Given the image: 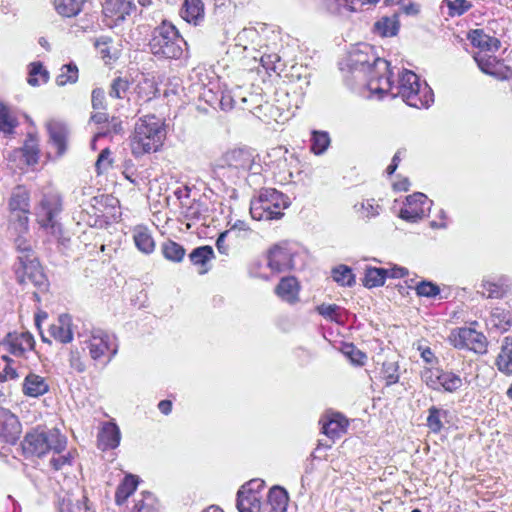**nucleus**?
I'll list each match as a JSON object with an SVG mask.
<instances>
[{"label":"nucleus","instance_id":"obj_1","mask_svg":"<svg viewBox=\"0 0 512 512\" xmlns=\"http://www.w3.org/2000/svg\"><path fill=\"white\" fill-rule=\"evenodd\" d=\"M166 129L163 120L155 115L140 118L131 137V151L136 157L156 152L163 145Z\"/></svg>","mask_w":512,"mask_h":512},{"label":"nucleus","instance_id":"obj_2","mask_svg":"<svg viewBox=\"0 0 512 512\" xmlns=\"http://www.w3.org/2000/svg\"><path fill=\"white\" fill-rule=\"evenodd\" d=\"M79 338L82 349L88 352L95 365L106 366L118 353L117 337L105 330L95 328L79 334Z\"/></svg>","mask_w":512,"mask_h":512},{"label":"nucleus","instance_id":"obj_3","mask_svg":"<svg viewBox=\"0 0 512 512\" xmlns=\"http://www.w3.org/2000/svg\"><path fill=\"white\" fill-rule=\"evenodd\" d=\"M186 45L176 27L166 21L153 30L149 42L152 54L163 59H179Z\"/></svg>","mask_w":512,"mask_h":512},{"label":"nucleus","instance_id":"obj_4","mask_svg":"<svg viewBox=\"0 0 512 512\" xmlns=\"http://www.w3.org/2000/svg\"><path fill=\"white\" fill-rule=\"evenodd\" d=\"M395 95L415 108H428L434 101L432 89L427 83H421L418 75L410 70H404L399 76Z\"/></svg>","mask_w":512,"mask_h":512},{"label":"nucleus","instance_id":"obj_5","mask_svg":"<svg viewBox=\"0 0 512 512\" xmlns=\"http://www.w3.org/2000/svg\"><path fill=\"white\" fill-rule=\"evenodd\" d=\"M66 443V437L58 429L37 427L25 435L22 448L26 454L40 457L49 451L62 452Z\"/></svg>","mask_w":512,"mask_h":512},{"label":"nucleus","instance_id":"obj_6","mask_svg":"<svg viewBox=\"0 0 512 512\" xmlns=\"http://www.w3.org/2000/svg\"><path fill=\"white\" fill-rule=\"evenodd\" d=\"M290 202L288 198L276 189H262L258 196L253 198L250 203V214L255 220H273L280 219L288 208Z\"/></svg>","mask_w":512,"mask_h":512},{"label":"nucleus","instance_id":"obj_7","mask_svg":"<svg viewBox=\"0 0 512 512\" xmlns=\"http://www.w3.org/2000/svg\"><path fill=\"white\" fill-rule=\"evenodd\" d=\"M61 210V197L58 193L53 191L43 193L38 204L35 206V214L38 223L58 240L64 241L61 225L56 220V216Z\"/></svg>","mask_w":512,"mask_h":512},{"label":"nucleus","instance_id":"obj_8","mask_svg":"<svg viewBox=\"0 0 512 512\" xmlns=\"http://www.w3.org/2000/svg\"><path fill=\"white\" fill-rule=\"evenodd\" d=\"M10 230L26 232L29 223L30 193L24 186L13 189L9 199Z\"/></svg>","mask_w":512,"mask_h":512},{"label":"nucleus","instance_id":"obj_9","mask_svg":"<svg viewBox=\"0 0 512 512\" xmlns=\"http://www.w3.org/2000/svg\"><path fill=\"white\" fill-rule=\"evenodd\" d=\"M15 272L19 283H31L41 290L46 289L47 278L35 256L31 258L18 256Z\"/></svg>","mask_w":512,"mask_h":512},{"label":"nucleus","instance_id":"obj_10","mask_svg":"<svg viewBox=\"0 0 512 512\" xmlns=\"http://www.w3.org/2000/svg\"><path fill=\"white\" fill-rule=\"evenodd\" d=\"M264 481L253 479L244 484L237 493V509L239 512H261Z\"/></svg>","mask_w":512,"mask_h":512},{"label":"nucleus","instance_id":"obj_11","mask_svg":"<svg viewBox=\"0 0 512 512\" xmlns=\"http://www.w3.org/2000/svg\"><path fill=\"white\" fill-rule=\"evenodd\" d=\"M349 61L352 69L368 71L370 75L373 73V70L388 71V62L377 57L369 45H363L361 48L354 50L350 55Z\"/></svg>","mask_w":512,"mask_h":512},{"label":"nucleus","instance_id":"obj_12","mask_svg":"<svg viewBox=\"0 0 512 512\" xmlns=\"http://www.w3.org/2000/svg\"><path fill=\"white\" fill-rule=\"evenodd\" d=\"M451 340L455 348H467L475 353L484 354L487 351L486 336L470 327H462L451 334Z\"/></svg>","mask_w":512,"mask_h":512},{"label":"nucleus","instance_id":"obj_13","mask_svg":"<svg viewBox=\"0 0 512 512\" xmlns=\"http://www.w3.org/2000/svg\"><path fill=\"white\" fill-rule=\"evenodd\" d=\"M39 141L35 134L29 133L23 147L14 149L8 155L11 162H16L19 169H24L26 166H32L38 163L39 160Z\"/></svg>","mask_w":512,"mask_h":512},{"label":"nucleus","instance_id":"obj_14","mask_svg":"<svg viewBox=\"0 0 512 512\" xmlns=\"http://www.w3.org/2000/svg\"><path fill=\"white\" fill-rule=\"evenodd\" d=\"M432 202L423 193L417 192L406 198V203L401 208L399 217L408 222H417L427 216Z\"/></svg>","mask_w":512,"mask_h":512},{"label":"nucleus","instance_id":"obj_15","mask_svg":"<svg viewBox=\"0 0 512 512\" xmlns=\"http://www.w3.org/2000/svg\"><path fill=\"white\" fill-rule=\"evenodd\" d=\"M295 252L288 243H281L272 247L267 255L268 267L274 273L287 272L295 267Z\"/></svg>","mask_w":512,"mask_h":512},{"label":"nucleus","instance_id":"obj_16","mask_svg":"<svg viewBox=\"0 0 512 512\" xmlns=\"http://www.w3.org/2000/svg\"><path fill=\"white\" fill-rule=\"evenodd\" d=\"M222 166L243 174L252 169L254 155L250 149L235 148L227 151L221 158Z\"/></svg>","mask_w":512,"mask_h":512},{"label":"nucleus","instance_id":"obj_17","mask_svg":"<svg viewBox=\"0 0 512 512\" xmlns=\"http://www.w3.org/2000/svg\"><path fill=\"white\" fill-rule=\"evenodd\" d=\"M34 344V337L31 333L12 332L6 336L2 343V348L16 357H21L26 352L32 351Z\"/></svg>","mask_w":512,"mask_h":512},{"label":"nucleus","instance_id":"obj_18","mask_svg":"<svg viewBox=\"0 0 512 512\" xmlns=\"http://www.w3.org/2000/svg\"><path fill=\"white\" fill-rule=\"evenodd\" d=\"M390 75L391 72L389 69L388 71L373 70L367 83L369 91L373 94H378L379 97L385 94L397 97V95H395L396 85L392 83Z\"/></svg>","mask_w":512,"mask_h":512},{"label":"nucleus","instance_id":"obj_19","mask_svg":"<svg viewBox=\"0 0 512 512\" xmlns=\"http://www.w3.org/2000/svg\"><path fill=\"white\" fill-rule=\"evenodd\" d=\"M49 388L48 379L34 372H29L22 383L23 394L30 398H38L45 395Z\"/></svg>","mask_w":512,"mask_h":512},{"label":"nucleus","instance_id":"obj_20","mask_svg":"<svg viewBox=\"0 0 512 512\" xmlns=\"http://www.w3.org/2000/svg\"><path fill=\"white\" fill-rule=\"evenodd\" d=\"M136 9L132 0H105L103 12L115 22L124 21Z\"/></svg>","mask_w":512,"mask_h":512},{"label":"nucleus","instance_id":"obj_21","mask_svg":"<svg viewBox=\"0 0 512 512\" xmlns=\"http://www.w3.org/2000/svg\"><path fill=\"white\" fill-rule=\"evenodd\" d=\"M50 337L59 343H70L73 340L72 319L68 314L60 315L57 320L49 326Z\"/></svg>","mask_w":512,"mask_h":512},{"label":"nucleus","instance_id":"obj_22","mask_svg":"<svg viewBox=\"0 0 512 512\" xmlns=\"http://www.w3.org/2000/svg\"><path fill=\"white\" fill-rule=\"evenodd\" d=\"M46 127L50 143L55 146L57 155L62 156L67 149L68 131L66 126L61 122L51 120L46 124Z\"/></svg>","mask_w":512,"mask_h":512},{"label":"nucleus","instance_id":"obj_23","mask_svg":"<svg viewBox=\"0 0 512 512\" xmlns=\"http://www.w3.org/2000/svg\"><path fill=\"white\" fill-rule=\"evenodd\" d=\"M498 371L506 376H512V337L506 336L501 341L500 351L495 359Z\"/></svg>","mask_w":512,"mask_h":512},{"label":"nucleus","instance_id":"obj_24","mask_svg":"<svg viewBox=\"0 0 512 512\" xmlns=\"http://www.w3.org/2000/svg\"><path fill=\"white\" fill-rule=\"evenodd\" d=\"M120 439L121 434L118 426L107 422L98 434V446L102 450L114 449L119 445Z\"/></svg>","mask_w":512,"mask_h":512},{"label":"nucleus","instance_id":"obj_25","mask_svg":"<svg viewBox=\"0 0 512 512\" xmlns=\"http://www.w3.org/2000/svg\"><path fill=\"white\" fill-rule=\"evenodd\" d=\"M400 29L398 14L382 16L373 25V32L381 37L396 36Z\"/></svg>","mask_w":512,"mask_h":512},{"label":"nucleus","instance_id":"obj_26","mask_svg":"<svg viewBox=\"0 0 512 512\" xmlns=\"http://www.w3.org/2000/svg\"><path fill=\"white\" fill-rule=\"evenodd\" d=\"M468 39L474 47L481 51L495 52L499 49L500 41L484 33L482 29H475L468 33Z\"/></svg>","mask_w":512,"mask_h":512},{"label":"nucleus","instance_id":"obj_27","mask_svg":"<svg viewBox=\"0 0 512 512\" xmlns=\"http://www.w3.org/2000/svg\"><path fill=\"white\" fill-rule=\"evenodd\" d=\"M276 294L288 303L298 301L299 285L294 277H284L275 288Z\"/></svg>","mask_w":512,"mask_h":512},{"label":"nucleus","instance_id":"obj_28","mask_svg":"<svg viewBox=\"0 0 512 512\" xmlns=\"http://www.w3.org/2000/svg\"><path fill=\"white\" fill-rule=\"evenodd\" d=\"M347 426V419L339 413H333L327 420L322 421L323 433L332 439L344 433Z\"/></svg>","mask_w":512,"mask_h":512},{"label":"nucleus","instance_id":"obj_29","mask_svg":"<svg viewBox=\"0 0 512 512\" xmlns=\"http://www.w3.org/2000/svg\"><path fill=\"white\" fill-rule=\"evenodd\" d=\"M20 432V423L18 418L9 410H0V437L9 439L15 437Z\"/></svg>","mask_w":512,"mask_h":512},{"label":"nucleus","instance_id":"obj_30","mask_svg":"<svg viewBox=\"0 0 512 512\" xmlns=\"http://www.w3.org/2000/svg\"><path fill=\"white\" fill-rule=\"evenodd\" d=\"M180 13L186 22L197 25L204 17V5L201 0H184Z\"/></svg>","mask_w":512,"mask_h":512},{"label":"nucleus","instance_id":"obj_31","mask_svg":"<svg viewBox=\"0 0 512 512\" xmlns=\"http://www.w3.org/2000/svg\"><path fill=\"white\" fill-rule=\"evenodd\" d=\"M208 212L206 204L199 200H190L183 202L181 206V214L189 221H200L203 220Z\"/></svg>","mask_w":512,"mask_h":512},{"label":"nucleus","instance_id":"obj_32","mask_svg":"<svg viewBox=\"0 0 512 512\" xmlns=\"http://www.w3.org/2000/svg\"><path fill=\"white\" fill-rule=\"evenodd\" d=\"M133 239L136 247L145 254H150L155 249L154 239L144 226H136L133 230Z\"/></svg>","mask_w":512,"mask_h":512},{"label":"nucleus","instance_id":"obj_33","mask_svg":"<svg viewBox=\"0 0 512 512\" xmlns=\"http://www.w3.org/2000/svg\"><path fill=\"white\" fill-rule=\"evenodd\" d=\"M138 485V478L134 475H127L119 484L115 493V502L117 505H123L126 500L134 493Z\"/></svg>","mask_w":512,"mask_h":512},{"label":"nucleus","instance_id":"obj_34","mask_svg":"<svg viewBox=\"0 0 512 512\" xmlns=\"http://www.w3.org/2000/svg\"><path fill=\"white\" fill-rule=\"evenodd\" d=\"M288 501V494L283 488L275 486L270 489L268 494L270 512H286Z\"/></svg>","mask_w":512,"mask_h":512},{"label":"nucleus","instance_id":"obj_35","mask_svg":"<svg viewBox=\"0 0 512 512\" xmlns=\"http://www.w3.org/2000/svg\"><path fill=\"white\" fill-rule=\"evenodd\" d=\"M214 252L211 246H200L195 248L190 254L189 259L195 266H200L202 269L200 274L207 272L206 264L212 260Z\"/></svg>","mask_w":512,"mask_h":512},{"label":"nucleus","instance_id":"obj_36","mask_svg":"<svg viewBox=\"0 0 512 512\" xmlns=\"http://www.w3.org/2000/svg\"><path fill=\"white\" fill-rule=\"evenodd\" d=\"M387 278L386 268L367 267L363 284L365 287L373 288L384 285Z\"/></svg>","mask_w":512,"mask_h":512},{"label":"nucleus","instance_id":"obj_37","mask_svg":"<svg viewBox=\"0 0 512 512\" xmlns=\"http://www.w3.org/2000/svg\"><path fill=\"white\" fill-rule=\"evenodd\" d=\"M84 0H54L56 11L64 17L76 16L82 8Z\"/></svg>","mask_w":512,"mask_h":512},{"label":"nucleus","instance_id":"obj_38","mask_svg":"<svg viewBox=\"0 0 512 512\" xmlns=\"http://www.w3.org/2000/svg\"><path fill=\"white\" fill-rule=\"evenodd\" d=\"M439 383V391L444 390L445 392L453 393L460 389L463 385L462 378L452 371L442 370Z\"/></svg>","mask_w":512,"mask_h":512},{"label":"nucleus","instance_id":"obj_39","mask_svg":"<svg viewBox=\"0 0 512 512\" xmlns=\"http://www.w3.org/2000/svg\"><path fill=\"white\" fill-rule=\"evenodd\" d=\"M259 40L260 35L253 27L244 28L235 38L236 45L242 46L244 50H247L249 45L252 49H256V45H258Z\"/></svg>","mask_w":512,"mask_h":512},{"label":"nucleus","instance_id":"obj_40","mask_svg":"<svg viewBox=\"0 0 512 512\" xmlns=\"http://www.w3.org/2000/svg\"><path fill=\"white\" fill-rule=\"evenodd\" d=\"M78 67L74 63L65 64L60 68L56 77V84L64 86L66 84H74L78 80Z\"/></svg>","mask_w":512,"mask_h":512},{"label":"nucleus","instance_id":"obj_41","mask_svg":"<svg viewBox=\"0 0 512 512\" xmlns=\"http://www.w3.org/2000/svg\"><path fill=\"white\" fill-rule=\"evenodd\" d=\"M162 253L167 260L180 262L183 260L186 251L177 242L168 240L162 244Z\"/></svg>","mask_w":512,"mask_h":512},{"label":"nucleus","instance_id":"obj_42","mask_svg":"<svg viewBox=\"0 0 512 512\" xmlns=\"http://www.w3.org/2000/svg\"><path fill=\"white\" fill-rule=\"evenodd\" d=\"M330 136L325 131H313L311 137V151L315 155H322L330 145Z\"/></svg>","mask_w":512,"mask_h":512},{"label":"nucleus","instance_id":"obj_43","mask_svg":"<svg viewBox=\"0 0 512 512\" xmlns=\"http://www.w3.org/2000/svg\"><path fill=\"white\" fill-rule=\"evenodd\" d=\"M11 231L12 233L17 234L14 242L16 249L19 252V256H26L27 258L34 257L31 241L26 237L28 230L26 232H21L19 229L17 231Z\"/></svg>","mask_w":512,"mask_h":512},{"label":"nucleus","instance_id":"obj_44","mask_svg":"<svg viewBox=\"0 0 512 512\" xmlns=\"http://www.w3.org/2000/svg\"><path fill=\"white\" fill-rule=\"evenodd\" d=\"M334 281L342 286H352L355 283V277L352 270L345 265H339L332 270Z\"/></svg>","mask_w":512,"mask_h":512},{"label":"nucleus","instance_id":"obj_45","mask_svg":"<svg viewBox=\"0 0 512 512\" xmlns=\"http://www.w3.org/2000/svg\"><path fill=\"white\" fill-rule=\"evenodd\" d=\"M49 75L47 70L39 62H34L30 65L28 83L31 86H38L40 83H46Z\"/></svg>","mask_w":512,"mask_h":512},{"label":"nucleus","instance_id":"obj_46","mask_svg":"<svg viewBox=\"0 0 512 512\" xmlns=\"http://www.w3.org/2000/svg\"><path fill=\"white\" fill-rule=\"evenodd\" d=\"M354 209L361 218L370 219L379 215L380 206L375 203L374 199H369L355 204Z\"/></svg>","mask_w":512,"mask_h":512},{"label":"nucleus","instance_id":"obj_47","mask_svg":"<svg viewBox=\"0 0 512 512\" xmlns=\"http://www.w3.org/2000/svg\"><path fill=\"white\" fill-rule=\"evenodd\" d=\"M441 373L442 369L440 368H424L421 372V379L429 388L439 391Z\"/></svg>","mask_w":512,"mask_h":512},{"label":"nucleus","instance_id":"obj_48","mask_svg":"<svg viewBox=\"0 0 512 512\" xmlns=\"http://www.w3.org/2000/svg\"><path fill=\"white\" fill-rule=\"evenodd\" d=\"M443 4L447 6L448 15L451 17L461 16L472 7L467 0H443Z\"/></svg>","mask_w":512,"mask_h":512},{"label":"nucleus","instance_id":"obj_49","mask_svg":"<svg viewBox=\"0 0 512 512\" xmlns=\"http://www.w3.org/2000/svg\"><path fill=\"white\" fill-rule=\"evenodd\" d=\"M101 130L99 132L96 133V135L94 136L93 138V141H92V146L94 147V143L95 141L99 138V137H102L106 134H109V133H114V134H119L122 132L123 130V127H122V121L119 120L118 118L116 117H112L111 120H108V122L106 123L105 126H102L100 128Z\"/></svg>","mask_w":512,"mask_h":512},{"label":"nucleus","instance_id":"obj_50","mask_svg":"<svg viewBox=\"0 0 512 512\" xmlns=\"http://www.w3.org/2000/svg\"><path fill=\"white\" fill-rule=\"evenodd\" d=\"M479 293L486 298H501L504 295L505 290L501 285L494 282L483 281Z\"/></svg>","mask_w":512,"mask_h":512},{"label":"nucleus","instance_id":"obj_51","mask_svg":"<svg viewBox=\"0 0 512 512\" xmlns=\"http://www.w3.org/2000/svg\"><path fill=\"white\" fill-rule=\"evenodd\" d=\"M74 460V453L69 451L66 454L62 455L61 452L54 453L50 460V464L54 470H63L68 466L72 465Z\"/></svg>","mask_w":512,"mask_h":512},{"label":"nucleus","instance_id":"obj_52","mask_svg":"<svg viewBox=\"0 0 512 512\" xmlns=\"http://www.w3.org/2000/svg\"><path fill=\"white\" fill-rule=\"evenodd\" d=\"M446 414V411H443L435 406H432L429 409V415L427 418V425L430 430L434 433L439 432L442 429L441 417Z\"/></svg>","mask_w":512,"mask_h":512},{"label":"nucleus","instance_id":"obj_53","mask_svg":"<svg viewBox=\"0 0 512 512\" xmlns=\"http://www.w3.org/2000/svg\"><path fill=\"white\" fill-rule=\"evenodd\" d=\"M61 512H95V510L88 505V499L83 495L80 499L69 501Z\"/></svg>","mask_w":512,"mask_h":512},{"label":"nucleus","instance_id":"obj_54","mask_svg":"<svg viewBox=\"0 0 512 512\" xmlns=\"http://www.w3.org/2000/svg\"><path fill=\"white\" fill-rule=\"evenodd\" d=\"M16 126V120L11 117L7 108L0 103V131L10 134Z\"/></svg>","mask_w":512,"mask_h":512},{"label":"nucleus","instance_id":"obj_55","mask_svg":"<svg viewBox=\"0 0 512 512\" xmlns=\"http://www.w3.org/2000/svg\"><path fill=\"white\" fill-rule=\"evenodd\" d=\"M128 88L129 82L125 79L118 77L113 80L110 87L109 95L112 98L122 99L124 98Z\"/></svg>","mask_w":512,"mask_h":512},{"label":"nucleus","instance_id":"obj_56","mask_svg":"<svg viewBox=\"0 0 512 512\" xmlns=\"http://www.w3.org/2000/svg\"><path fill=\"white\" fill-rule=\"evenodd\" d=\"M415 290L418 296L428 298L435 297L440 293V288L430 281L420 282L417 284Z\"/></svg>","mask_w":512,"mask_h":512},{"label":"nucleus","instance_id":"obj_57","mask_svg":"<svg viewBox=\"0 0 512 512\" xmlns=\"http://www.w3.org/2000/svg\"><path fill=\"white\" fill-rule=\"evenodd\" d=\"M70 367L78 373L85 372L87 366L86 361L78 349H72L69 355Z\"/></svg>","mask_w":512,"mask_h":512},{"label":"nucleus","instance_id":"obj_58","mask_svg":"<svg viewBox=\"0 0 512 512\" xmlns=\"http://www.w3.org/2000/svg\"><path fill=\"white\" fill-rule=\"evenodd\" d=\"M239 100V91L236 92H224L220 99V105L222 110H231L236 107H242V105L238 104Z\"/></svg>","mask_w":512,"mask_h":512},{"label":"nucleus","instance_id":"obj_59","mask_svg":"<svg viewBox=\"0 0 512 512\" xmlns=\"http://www.w3.org/2000/svg\"><path fill=\"white\" fill-rule=\"evenodd\" d=\"M339 310V306L336 304H321L316 307V311L326 319L331 321H337V312Z\"/></svg>","mask_w":512,"mask_h":512},{"label":"nucleus","instance_id":"obj_60","mask_svg":"<svg viewBox=\"0 0 512 512\" xmlns=\"http://www.w3.org/2000/svg\"><path fill=\"white\" fill-rule=\"evenodd\" d=\"M398 367L394 362H386L383 364V374L384 377L387 379V384L391 385L396 382H398L399 375L397 373Z\"/></svg>","mask_w":512,"mask_h":512},{"label":"nucleus","instance_id":"obj_61","mask_svg":"<svg viewBox=\"0 0 512 512\" xmlns=\"http://www.w3.org/2000/svg\"><path fill=\"white\" fill-rule=\"evenodd\" d=\"M153 495L149 492L143 494V499L136 502L133 512H152Z\"/></svg>","mask_w":512,"mask_h":512},{"label":"nucleus","instance_id":"obj_62","mask_svg":"<svg viewBox=\"0 0 512 512\" xmlns=\"http://www.w3.org/2000/svg\"><path fill=\"white\" fill-rule=\"evenodd\" d=\"M279 61H280V57L277 54H275V53H272V54L264 53L260 57L261 65L266 70L276 71L277 70V63Z\"/></svg>","mask_w":512,"mask_h":512},{"label":"nucleus","instance_id":"obj_63","mask_svg":"<svg viewBox=\"0 0 512 512\" xmlns=\"http://www.w3.org/2000/svg\"><path fill=\"white\" fill-rule=\"evenodd\" d=\"M110 151L108 148H105L101 151L96 161V169L98 173H102L104 170H107L111 166V158Z\"/></svg>","mask_w":512,"mask_h":512},{"label":"nucleus","instance_id":"obj_64","mask_svg":"<svg viewBox=\"0 0 512 512\" xmlns=\"http://www.w3.org/2000/svg\"><path fill=\"white\" fill-rule=\"evenodd\" d=\"M344 353L351 359L355 364L362 365L366 359V355L357 350L354 346L350 345L345 348Z\"/></svg>","mask_w":512,"mask_h":512}]
</instances>
